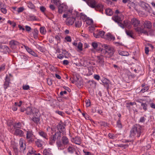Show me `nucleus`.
Returning <instances> with one entry per match:
<instances>
[{"mask_svg":"<svg viewBox=\"0 0 155 155\" xmlns=\"http://www.w3.org/2000/svg\"><path fill=\"white\" fill-rule=\"evenodd\" d=\"M27 6L28 8L31 9H34L35 6L31 2H29L27 3Z\"/></svg>","mask_w":155,"mask_h":155,"instance_id":"nucleus-40","label":"nucleus"},{"mask_svg":"<svg viewBox=\"0 0 155 155\" xmlns=\"http://www.w3.org/2000/svg\"><path fill=\"white\" fill-rule=\"evenodd\" d=\"M6 5H3L2 6H1L0 7V10L1 12L4 14H5L7 13V10L6 9Z\"/></svg>","mask_w":155,"mask_h":155,"instance_id":"nucleus-31","label":"nucleus"},{"mask_svg":"<svg viewBox=\"0 0 155 155\" xmlns=\"http://www.w3.org/2000/svg\"><path fill=\"white\" fill-rule=\"evenodd\" d=\"M92 45L94 49H96L98 47L97 44L95 42H92Z\"/></svg>","mask_w":155,"mask_h":155,"instance_id":"nucleus-51","label":"nucleus"},{"mask_svg":"<svg viewBox=\"0 0 155 155\" xmlns=\"http://www.w3.org/2000/svg\"><path fill=\"white\" fill-rule=\"evenodd\" d=\"M143 25L141 26V27H137L135 28V30L139 33L147 34V32L145 28H150L152 27L151 23L149 21H145Z\"/></svg>","mask_w":155,"mask_h":155,"instance_id":"nucleus-2","label":"nucleus"},{"mask_svg":"<svg viewBox=\"0 0 155 155\" xmlns=\"http://www.w3.org/2000/svg\"><path fill=\"white\" fill-rule=\"evenodd\" d=\"M38 30L36 28H35L32 32L33 36H31V37L34 38L35 39H37L38 37Z\"/></svg>","mask_w":155,"mask_h":155,"instance_id":"nucleus-21","label":"nucleus"},{"mask_svg":"<svg viewBox=\"0 0 155 155\" xmlns=\"http://www.w3.org/2000/svg\"><path fill=\"white\" fill-rule=\"evenodd\" d=\"M122 21H120L119 22L117 23L120 26L121 28H124V26L123 23H121Z\"/></svg>","mask_w":155,"mask_h":155,"instance_id":"nucleus-62","label":"nucleus"},{"mask_svg":"<svg viewBox=\"0 0 155 155\" xmlns=\"http://www.w3.org/2000/svg\"><path fill=\"white\" fill-rule=\"evenodd\" d=\"M88 28L89 31L91 32H93L95 30V28L94 26H90Z\"/></svg>","mask_w":155,"mask_h":155,"instance_id":"nucleus-55","label":"nucleus"},{"mask_svg":"<svg viewBox=\"0 0 155 155\" xmlns=\"http://www.w3.org/2000/svg\"><path fill=\"white\" fill-rule=\"evenodd\" d=\"M24 10V8L23 7H20L18 8L17 11L18 12H22Z\"/></svg>","mask_w":155,"mask_h":155,"instance_id":"nucleus-63","label":"nucleus"},{"mask_svg":"<svg viewBox=\"0 0 155 155\" xmlns=\"http://www.w3.org/2000/svg\"><path fill=\"white\" fill-rule=\"evenodd\" d=\"M103 5L101 4L98 3L96 5H95V7L94 8L96 10H98L100 12L103 13Z\"/></svg>","mask_w":155,"mask_h":155,"instance_id":"nucleus-20","label":"nucleus"},{"mask_svg":"<svg viewBox=\"0 0 155 155\" xmlns=\"http://www.w3.org/2000/svg\"><path fill=\"white\" fill-rule=\"evenodd\" d=\"M40 8L41 11L43 12H44L46 9V8L43 6L40 7Z\"/></svg>","mask_w":155,"mask_h":155,"instance_id":"nucleus-61","label":"nucleus"},{"mask_svg":"<svg viewBox=\"0 0 155 155\" xmlns=\"http://www.w3.org/2000/svg\"><path fill=\"white\" fill-rule=\"evenodd\" d=\"M9 44L12 47L14 46L18 45L19 43L17 41L14 40H12L10 41Z\"/></svg>","mask_w":155,"mask_h":155,"instance_id":"nucleus-30","label":"nucleus"},{"mask_svg":"<svg viewBox=\"0 0 155 155\" xmlns=\"http://www.w3.org/2000/svg\"><path fill=\"white\" fill-rule=\"evenodd\" d=\"M94 78L97 81H99L100 79V77L98 74H94Z\"/></svg>","mask_w":155,"mask_h":155,"instance_id":"nucleus-54","label":"nucleus"},{"mask_svg":"<svg viewBox=\"0 0 155 155\" xmlns=\"http://www.w3.org/2000/svg\"><path fill=\"white\" fill-rule=\"evenodd\" d=\"M62 142L57 141L56 143L59 149L63 150L67 147V146L70 144L68 139L66 136H63L61 139Z\"/></svg>","mask_w":155,"mask_h":155,"instance_id":"nucleus-3","label":"nucleus"},{"mask_svg":"<svg viewBox=\"0 0 155 155\" xmlns=\"http://www.w3.org/2000/svg\"><path fill=\"white\" fill-rule=\"evenodd\" d=\"M25 110L28 115L32 114L33 115H35V114L37 116H38L39 110L36 108L28 107H27Z\"/></svg>","mask_w":155,"mask_h":155,"instance_id":"nucleus-7","label":"nucleus"},{"mask_svg":"<svg viewBox=\"0 0 155 155\" xmlns=\"http://www.w3.org/2000/svg\"><path fill=\"white\" fill-rule=\"evenodd\" d=\"M24 140L22 138H21L19 140V144L20 145V149L21 151H24L25 149V144H24Z\"/></svg>","mask_w":155,"mask_h":155,"instance_id":"nucleus-13","label":"nucleus"},{"mask_svg":"<svg viewBox=\"0 0 155 155\" xmlns=\"http://www.w3.org/2000/svg\"><path fill=\"white\" fill-rule=\"evenodd\" d=\"M78 51H82L83 50V44L81 42H79L77 45Z\"/></svg>","mask_w":155,"mask_h":155,"instance_id":"nucleus-36","label":"nucleus"},{"mask_svg":"<svg viewBox=\"0 0 155 155\" xmlns=\"http://www.w3.org/2000/svg\"><path fill=\"white\" fill-rule=\"evenodd\" d=\"M104 63V58L102 55L97 56V57L96 63L99 66H101L103 65Z\"/></svg>","mask_w":155,"mask_h":155,"instance_id":"nucleus-9","label":"nucleus"},{"mask_svg":"<svg viewBox=\"0 0 155 155\" xmlns=\"http://www.w3.org/2000/svg\"><path fill=\"white\" fill-rule=\"evenodd\" d=\"M127 35L131 38H133V32L130 31H126Z\"/></svg>","mask_w":155,"mask_h":155,"instance_id":"nucleus-43","label":"nucleus"},{"mask_svg":"<svg viewBox=\"0 0 155 155\" xmlns=\"http://www.w3.org/2000/svg\"><path fill=\"white\" fill-rule=\"evenodd\" d=\"M61 138L60 132H57L54 134L51 135L49 138V144L52 145L55 142L56 139L60 140Z\"/></svg>","mask_w":155,"mask_h":155,"instance_id":"nucleus-6","label":"nucleus"},{"mask_svg":"<svg viewBox=\"0 0 155 155\" xmlns=\"http://www.w3.org/2000/svg\"><path fill=\"white\" fill-rule=\"evenodd\" d=\"M40 31L42 35H44L46 32V30L45 27H43L40 28Z\"/></svg>","mask_w":155,"mask_h":155,"instance_id":"nucleus-39","label":"nucleus"},{"mask_svg":"<svg viewBox=\"0 0 155 155\" xmlns=\"http://www.w3.org/2000/svg\"><path fill=\"white\" fill-rule=\"evenodd\" d=\"M112 18L116 22H119L120 21H121V20L120 17L117 15H115L113 16Z\"/></svg>","mask_w":155,"mask_h":155,"instance_id":"nucleus-29","label":"nucleus"},{"mask_svg":"<svg viewBox=\"0 0 155 155\" xmlns=\"http://www.w3.org/2000/svg\"><path fill=\"white\" fill-rule=\"evenodd\" d=\"M38 133L40 136L46 140H48V135L46 133L43 131L40 130L38 132Z\"/></svg>","mask_w":155,"mask_h":155,"instance_id":"nucleus-27","label":"nucleus"},{"mask_svg":"<svg viewBox=\"0 0 155 155\" xmlns=\"http://www.w3.org/2000/svg\"><path fill=\"white\" fill-rule=\"evenodd\" d=\"M119 54L122 56H127L128 55V53L125 51H119Z\"/></svg>","mask_w":155,"mask_h":155,"instance_id":"nucleus-47","label":"nucleus"},{"mask_svg":"<svg viewBox=\"0 0 155 155\" xmlns=\"http://www.w3.org/2000/svg\"><path fill=\"white\" fill-rule=\"evenodd\" d=\"M30 54L32 55V56L35 57H37L38 55L33 50L30 53Z\"/></svg>","mask_w":155,"mask_h":155,"instance_id":"nucleus-60","label":"nucleus"},{"mask_svg":"<svg viewBox=\"0 0 155 155\" xmlns=\"http://www.w3.org/2000/svg\"><path fill=\"white\" fill-rule=\"evenodd\" d=\"M138 102L141 104V106L145 111L147 110L148 105L146 102L144 103L140 101H139Z\"/></svg>","mask_w":155,"mask_h":155,"instance_id":"nucleus-26","label":"nucleus"},{"mask_svg":"<svg viewBox=\"0 0 155 155\" xmlns=\"http://www.w3.org/2000/svg\"><path fill=\"white\" fill-rule=\"evenodd\" d=\"M65 56L63 54H60L57 56V57L58 58L60 59H62L63 58H64Z\"/></svg>","mask_w":155,"mask_h":155,"instance_id":"nucleus-57","label":"nucleus"},{"mask_svg":"<svg viewBox=\"0 0 155 155\" xmlns=\"http://www.w3.org/2000/svg\"><path fill=\"white\" fill-rule=\"evenodd\" d=\"M86 22L88 25H91L93 23V21L92 19H88L86 20Z\"/></svg>","mask_w":155,"mask_h":155,"instance_id":"nucleus-48","label":"nucleus"},{"mask_svg":"<svg viewBox=\"0 0 155 155\" xmlns=\"http://www.w3.org/2000/svg\"><path fill=\"white\" fill-rule=\"evenodd\" d=\"M99 123L101 126H103L104 127H106L108 126L107 123L105 121H100Z\"/></svg>","mask_w":155,"mask_h":155,"instance_id":"nucleus-44","label":"nucleus"},{"mask_svg":"<svg viewBox=\"0 0 155 155\" xmlns=\"http://www.w3.org/2000/svg\"><path fill=\"white\" fill-rule=\"evenodd\" d=\"M86 3L90 7L94 8L96 5L97 2L95 0H88Z\"/></svg>","mask_w":155,"mask_h":155,"instance_id":"nucleus-17","label":"nucleus"},{"mask_svg":"<svg viewBox=\"0 0 155 155\" xmlns=\"http://www.w3.org/2000/svg\"><path fill=\"white\" fill-rule=\"evenodd\" d=\"M12 147L15 155H21V152L22 151L21 150H19L16 146L14 145Z\"/></svg>","mask_w":155,"mask_h":155,"instance_id":"nucleus-19","label":"nucleus"},{"mask_svg":"<svg viewBox=\"0 0 155 155\" xmlns=\"http://www.w3.org/2000/svg\"><path fill=\"white\" fill-rule=\"evenodd\" d=\"M74 143L78 145H80L81 143V138L78 137H76L73 139Z\"/></svg>","mask_w":155,"mask_h":155,"instance_id":"nucleus-28","label":"nucleus"},{"mask_svg":"<svg viewBox=\"0 0 155 155\" xmlns=\"http://www.w3.org/2000/svg\"><path fill=\"white\" fill-rule=\"evenodd\" d=\"M149 89V88L148 86L145 87L143 88H142V89H141L140 92H142L143 93L144 92L148 91V90Z\"/></svg>","mask_w":155,"mask_h":155,"instance_id":"nucleus-45","label":"nucleus"},{"mask_svg":"<svg viewBox=\"0 0 155 155\" xmlns=\"http://www.w3.org/2000/svg\"><path fill=\"white\" fill-rule=\"evenodd\" d=\"M75 20L74 18H68L67 20V23L68 25H72L74 24Z\"/></svg>","mask_w":155,"mask_h":155,"instance_id":"nucleus-23","label":"nucleus"},{"mask_svg":"<svg viewBox=\"0 0 155 155\" xmlns=\"http://www.w3.org/2000/svg\"><path fill=\"white\" fill-rule=\"evenodd\" d=\"M108 136L110 138L114 139L116 138L115 135L114 134L111 133H109L108 134Z\"/></svg>","mask_w":155,"mask_h":155,"instance_id":"nucleus-49","label":"nucleus"},{"mask_svg":"<svg viewBox=\"0 0 155 155\" xmlns=\"http://www.w3.org/2000/svg\"><path fill=\"white\" fill-rule=\"evenodd\" d=\"M44 155H52L50 150H49L45 149L43 151Z\"/></svg>","mask_w":155,"mask_h":155,"instance_id":"nucleus-37","label":"nucleus"},{"mask_svg":"<svg viewBox=\"0 0 155 155\" xmlns=\"http://www.w3.org/2000/svg\"><path fill=\"white\" fill-rule=\"evenodd\" d=\"M105 12L107 15L111 16L113 15V12L110 8H107L105 10Z\"/></svg>","mask_w":155,"mask_h":155,"instance_id":"nucleus-35","label":"nucleus"},{"mask_svg":"<svg viewBox=\"0 0 155 155\" xmlns=\"http://www.w3.org/2000/svg\"><path fill=\"white\" fill-rule=\"evenodd\" d=\"M129 5H130L129 7L131 8H135L136 7V5L133 2H131V1H130L129 2Z\"/></svg>","mask_w":155,"mask_h":155,"instance_id":"nucleus-41","label":"nucleus"},{"mask_svg":"<svg viewBox=\"0 0 155 155\" xmlns=\"http://www.w3.org/2000/svg\"><path fill=\"white\" fill-rule=\"evenodd\" d=\"M134 105H137V103L135 102L127 103L126 104V107L127 108V109L129 110H130L131 109V106H133ZM133 108V107H132V108Z\"/></svg>","mask_w":155,"mask_h":155,"instance_id":"nucleus-22","label":"nucleus"},{"mask_svg":"<svg viewBox=\"0 0 155 155\" xmlns=\"http://www.w3.org/2000/svg\"><path fill=\"white\" fill-rule=\"evenodd\" d=\"M34 115H33V117L31 119V120L35 123L36 124L38 123L40 121V118L39 117V112H38V116H37L35 114Z\"/></svg>","mask_w":155,"mask_h":155,"instance_id":"nucleus-25","label":"nucleus"},{"mask_svg":"<svg viewBox=\"0 0 155 155\" xmlns=\"http://www.w3.org/2000/svg\"><path fill=\"white\" fill-rule=\"evenodd\" d=\"M117 126L119 128H121L122 127V125L120 121V119L119 118L117 122Z\"/></svg>","mask_w":155,"mask_h":155,"instance_id":"nucleus-42","label":"nucleus"},{"mask_svg":"<svg viewBox=\"0 0 155 155\" xmlns=\"http://www.w3.org/2000/svg\"><path fill=\"white\" fill-rule=\"evenodd\" d=\"M64 39L68 42H71V39L70 36H66Z\"/></svg>","mask_w":155,"mask_h":155,"instance_id":"nucleus-52","label":"nucleus"},{"mask_svg":"<svg viewBox=\"0 0 155 155\" xmlns=\"http://www.w3.org/2000/svg\"><path fill=\"white\" fill-rule=\"evenodd\" d=\"M14 134L16 136L22 137L24 136V132L21 130L19 129H16L15 130Z\"/></svg>","mask_w":155,"mask_h":155,"instance_id":"nucleus-18","label":"nucleus"},{"mask_svg":"<svg viewBox=\"0 0 155 155\" xmlns=\"http://www.w3.org/2000/svg\"><path fill=\"white\" fill-rule=\"evenodd\" d=\"M141 5L146 11L149 13H151L152 12V9L148 4L143 2L141 3Z\"/></svg>","mask_w":155,"mask_h":155,"instance_id":"nucleus-11","label":"nucleus"},{"mask_svg":"<svg viewBox=\"0 0 155 155\" xmlns=\"http://www.w3.org/2000/svg\"><path fill=\"white\" fill-rule=\"evenodd\" d=\"M105 32L101 31L98 32L96 31L93 33V35L94 37L96 38H99L100 37L103 38L104 37Z\"/></svg>","mask_w":155,"mask_h":155,"instance_id":"nucleus-12","label":"nucleus"},{"mask_svg":"<svg viewBox=\"0 0 155 155\" xmlns=\"http://www.w3.org/2000/svg\"><path fill=\"white\" fill-rule=\"evenodd\" d=\"M24 47L25 48L26 50V51H27V52L29 54L32 51L31 48H30L29 47H28L27 46H26V45H24Z\"/></svg>","mask_w":155,"mask_h":155,"instance_id":"nucleus-50","label":"nucleus"},{"mask_svg":"<svg viewBox=\"0 0 155 155\" xmlns=\"http://www.w3.org/2000/svg\"><path fill=\"white\" fill-rule=\"evenodd\" d=\"M130 23L135 27H138V26L140 24V21L137 19L134 18L131 19Z\"/></svg>","mask_w":155,"mask_h":155,"instance_id":"nucleus-14","label":"nucleus"},{"mask_svg":"<svg viewBox=\"0 0 155 155\" xmlns=\"http://www.w3.org/2000/svg\"><path fill=\"white\" fill-rule=\"evenodd\" d=\"M150 107L154 109H155V104L153 103H151L150 104Z\"/></svg>","mask_w":155,"mask_h":155,"instance_id":"nucleus-64","label":"nucleus"},{"mask_svg":"<svg viewBox=\"0 0 155 155\" xmlns=\"http://www.w3.org/2000/svg\"><path fill=\"white\" fill-rule=\"evenodd\" d=\"M13 126L15 129H20L21 127V124L20 122L15 123H14Z\"/></svg>","mask_w":155,"mask_h":155,"instance_id":"nucleus-34","label":"nucleus"},{"mask_svg":"<svg viewBox=\"0 0 155 155\" xmlns=\"http://www.w3.org/2000/svg\"><path fill=\"white\" fill-rule=\"evenodd\" d=\"M142 127L139 125H134L130 131V136L132 137H140Z\"/></svg>","mask_w":155,"mask_h":155,"instance_id":"nucleus-1","label":"nucleus"},{"mask_svg":"<svg viewBox=\"0 0 155 155\" xmlns=\"http://www.w3.org/2000/svg\"><path fill=\"white\" fill-rule=\"evenodd\" d=\"M101 46L104 48V54L107 55L108 57H111L113 55L115 51L113 47L106 44H102Z\"/></svg>","mask_w":155,"mask_h":155,"instance_id":"nucleus-4","label":"nucleus"},{"mask_svg":"<svg viewBox=\"0 0 155 155\" xmlns=\"http://www.w3.org/2000/svg\"><path fill=\"white\" fill-rule=\"evenodd\" d=\"M26 30L28 32L30 31L31 30V28L28 25H26L25 27Z\"/></svg>","mask_w":155,"mask_h":155,"instance_id":"nucleus-59","label":"nucleus"},{"mask_svg":"<svg viewBox=\"0 0 155 155\" xmlns=\"http://www.w3.org/2000/svg\"><path fill=\"white\" fill-rule=\"evenodd\" d=\"M58 12L60 14H62L63 12H65L68 10L67 6L64 4H60L58 7Z\"/></svg>","mask_w":155,"mask_h":155,"instance_id":"nucleus-8","label":"nucleus"},{"mask_svg":"<svg viewBox=\"0 0 155 155\" xmlns=\"http://www.w3.org/2000/svg\"><path fill=\"white\" fill-rule=\"evenodd\" d=\"M5 81L3 84V87L5 90L7 88L9 87L10 84L11 83L10 82V78L8 75H6L5 79Z\"/></svg>","mask_w":155,"mask_h":155,"instance_id":"nucleus-10","label":"nucleus"},{"mask_svg":"<svg viewBox=\"0 0 155 155\" xmlns=\"http://www.w3.org/2000/svg\"><path fill=\"white\" fill-rule=\"evenodd\" d=\"M29 88L30 87L28 85H23L22 86L23 89L24 90H28Z\"/></svg>","mask_w":155,"mask_h":155,"instance_id":"nucleus-56","label":"nucleus"},{"mask_svg":"<svg viewBox=\"0 0 155 155\" xmlns=\"http://www.w3.org/2000/svg\"><path fill=\"white\" fill-rule=\"evenodd\" d=\"M58 130L59 131V132L63 134H64L65 133V127L62 124H59L57 126Z\"/></svg>","mask_w":155,"mask_h":155,"instance_id":"nucleus-16","label":"nucleus"},{"mask_svg":"<svg viewBox=\"0 0 155 155\" xmlns=\"http://www.w3.org/2000/svg\"><path fill=\"white\" fill-rule=\"evenodd\" d=\"M42 140L40 139H38L37 140L35 141V143L36 145L39 147H41L42 146Z\"/></svg>","mask_w":155,"mask_h":155,"instance_id":"nucleus-32","label":"nucleus"},{"mask_svg":"<svg viewBox=\"0 0 155 155\" xmlns=\"http://www.w3.org/2000/svg\"><path fill=\"white\" fill-rule=\"evenodd\" d=\"M82 25V22L81 19H78L76 21L75 23V26L76 27L80 28Z\"/></svg>","mask_w":155,"mask_h":155,"instance_id":"nucleus-33","label":"nucleus"},{"mask_svg":"<svg viewBox=\"0 0 155 155\" xmlns=\"http://www.w3.org/2000/svg\"><path fill=\"white\" fill-rule=\"evenodd\" d=\"M5 68V65L4 64H2L0 67V71H3Z\"/></svg>","mask_w":155,"mask_h":155,"instance_id":"nucleus-58","label":"nucleus"},{"mask_svg":"<svg viewBox=\"0 0 155 155\" xmlns=\"http://www.w3.org/2000/svg\"><path fill=\"white\" fill-rule=\"evenodd\" d=\"M53 2L54 4L58 6H59L61 2L60 0H53Z\"/></svg>","mask_w":155,"mask_h":155,"instance_id":"nucleus-46","label":"nucleus"},{"mask_svg":"<svg viewBox=\"0 0 155 155\" xmlns=\"http://www.w3.org/2000/svg\"><path fill=\"white\" fill-rule=\"evenodd\" d=\"M26 139L28 143H34L35 139H36L35 136L34 135L32 130H26Z\"/></svg>","mask_w":155,"mask_h":155,"instance_id":"nucleus-5","label":"nucleus"},{"mask_svg":"<svg viewBox=\"0 0 155 155\" xmlns=\"http://www.w3.org/2000/svg\"><path fill=\"white\" fill-rule=\"evenodd\" d=\"M22 102L21 101H20L19 102H15V106L18 107H20L21 105Z\"/></svg>","mask_w":155,"mask_h":155,"instance_id":"nucleus-53","label":"nucleus"},{"mask_svg":"<svg viewBox=\"0 0 155 155\" xmlns=\"http://www.w3.org/2000/svg\"><path fill=\"white\" fill-rule=\"evenodd\" d=\"M123 24L124 27L129 28L130 26L129 21L127 20H125L124 21Z\"/></svg>","mask_w":155,"mask_h":155,"instance_id":"nucleus-38","label":"nucleus"},{"mask_svg":"<svg viewBox=\"0 0 155 155\" xmlns=\"http://www.w3.org/2000/svg\"><path fill=\"white\" fill-rule=\"evenodd\" d=\"M104 38L108 40H114L115 39V38L110 34L108 33L105 36H104Z\"/></svg>","mask_w":155,"mask_h":155,"instance_id":"nucleus-24","label":"nucleus"},{"mask_svg":"<svg viewBox=\"0 0 155 155\" xmlns=\"http://www.w3.org/2000/svg\"><path fill=\"white\" fill-rule=\"evenodd\" d=\"M67 147L68 152L70 153H73L75 150L74 146L71 143L67 146Z\"/></svg>","mask_w":155,"mask_h":155,"instance_id":"nucleus-15","label":"nucleus"}]
</instances>
